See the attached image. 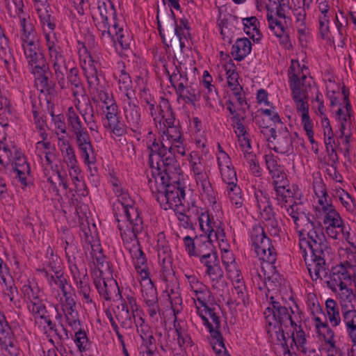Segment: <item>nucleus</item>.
I'll return each mask as SVG.
<instances>
[{"label": "nucleus", "mask_w": 356, "mask_h": 356, "mask_svg": "<svg viewBox=\"0 0 356 356\" xmlns=\"http://www.w3.org/2000/svg\"><path fill=\"white\" fill-rule=\"evenodd\" d=\"M113 191L118 197L114 204L115 215L118 222L120 235L124 243H133L129 248L134 268L141 278H147L150 271L145 253L138 244V235L143 230V221L135 202L117 180L112 181Z\"/></svg>", "instance_id": "obj_1"}, {"label": "nucleus", "mask_w": 356, "mask_h": 356, "mask_svg": "<svg viewBox=\"0 0 356 356\" xmlns=\"http://www.w3.org/2000/svg\"><path fill=\"white\" fill-rule=\"evenodd\" d=\"M156 128L162 133L159 140H156L152 132L147 138V147L150 152H164L163 156L168 161H172V152L185 155L186 149L183 145L179 127L175 124L173 113H152Z\"/></svg>", "instance_id": "obj_2"}, {"label": "nucleus", "mask_w": 356, "mask_h": 356, "mask_svg": "<svg viewBox=\"0 0 356 356\" xmlns=\"http://www.w3.org/2000/svg\"><path fill=\"white\" fill-rule=\"evenodd\" d=\"M54 275L45 270L40 273L47 279L51 287V296L56 300L55 309L58 316H63L66 323L72 329H77L79 325V313L76 309L74 294L67 290V280L61 272L60 266L55 264L50 266Z\"/></svg>", "instance_id": "obj_3"}, {"label": "nucleus", "mask_w": 356, "mask_h": 356, "mask_svg": "<svg viewBox=\"0 0 356 356\" xmlns=\"http://www.w3.org/2000/svg\"><path fill=\"white\" fill-rule=\"evenodd\" d=\"M164 152H150L149 162L152 168V177L149 178L148 184L154 197L171 186L172 180L177 179L181 169L175 159V154L172 152V161H168Z\"/></svg>", "instance_id": "obj_4"}, {"label": "nucleus", "mask_w": 356, "mask_h": 356, "mask_svg": "<svg viewBox=\"0 0 356 356\" xmlns=\"http://www.w3.org/2000/svg\"><path fill=\"white\" fill-rule=\"evenodd\" d=\"M114 313L122 328L131 329L135 325L138 333L143 339H152L149 327L143 318V312L139 309L136 300L134 297L127 296L123 298Z\"/></svg>", "instance_id": "obj_5"}, {"label": "nucleus", "mask_w": 356, "mask_h": 356, "mask_svg": "<svg viewBox=\"0 0 356 356\" xmlns=\"http://www.w3.org/2000/svg\"><path fill=\"white\" fill-rule=\"evenodd\" d=\"M309 70L298 60H291L289 70L290 87L298 111H308L309 106L305 99L309 90H312V77H307Z\"/></svg>", "instance_id": "obj_6"}, {"label": "nucleus", "mask_w": 356, "mask_h": 356, "mask_svg": "<svg viewBox=\"0 0 356 356\" xmlns=\"http://www.w3.org/2000/svg\"><path fill=\"white\" fill-rule=\"evenodd\" d=\"M21 45L30 71L35 76L36 86L41 91H48L51 88L47 75L49 67L38 40L26 42Z\"/></svg>", "instance_id": "obj_7"}, {"label": "nucleus", "mask_w": 356, "mask_h": 356, "mask_svg": "<svg viewBox=\"0 0 356 356\" xmlns=\"http://www.w3.org/2000/svg\"><path fill=\"white\" fill-rule=\"evenodd\" d=\"M188 162L191 176L202 198L210 204H216V193L210 182L206 169L207 163L202 156L198 152L193 151L189 154Z\"/></svg>", "instance_id": "obj_8"}, {"label": "nucleus", "mask_w": 356, "mask_h": 356, "mask_svg": "<svg viewBox=\"0 0 356 356\" xmlns=\"http://www.w3.org/2000/svg\"><path fill=\"white\" fill-rule=\"evenodd\" d=\"M48 49L49 63L54 70L55 77L61 88L68 86L65 82V75L67 72V65L64 55L63 44L57 38L54 31L44 33Z\"/></svg>", "instance_id": "obj_9"}, {"label": "nucleus", "mask_w": 356, "mask_h": 356, "mask_svg": "<svg viewBox=\"0 0 356 356\" xmlns=\"http://www.w3.org/2000/svg\"><path fill=\"white\" fill-rule=\"evenodd\" d=\"M264 316L268 326L273 325L288 327L298 326L301 323V313L297 306L289 309L282 307L278 302L272 301L271 306L264 311Z\"/></svg>", "instance_id": "obj_10"}, {"label": "nucleus", "mask_w": 356, "mask_h": 356, "mask_svg": "<svg viewBox=\"0 0 356 356\" xmlns=\"http://www.w3.org/2000/svg\"><path fill=\"white\" fill-rule=\"evenodd\" d=\"M250 238L257 257L266 262L267 268L273 270V264L276 261V253L263 227L259 225H254L251 230Z\"/></svg>", "instance_id": "obj_11"}, {"label": "nucleus", "mask_w": 356, "mask_h": 356, "mask_svg": "<svg viewBox=\"0 0 356 356\" xmlns=\"http://www.w3.org/2000/svg\"><path fill=\"white\" fill-rule=\"evenodd\" d=\"M255 207L257 209L260 218L265 221L266 226L271 235L277 236L280 232V227L275 218L270 198L266 192L255 189L254 192Z\"/></svg>", "instance_id": "obj_12"}, {"label": "nucleus", "mask_w": 356, "mask_h": 356, "mask_svg": "<svg viewBox=\"0 0 356 356\" xmlns=\"http://www.w3.org/2000/svg\"><path fill=\"white\" fill-rule=\"evenodd\" d=\"M93 19L95 26L100 33L99 37L104 43L114 42L116 41L122 49H127L129 47V38L124 35V30L117 23L113 25V30L110 29L108 20L99 19L97 14H93Z\"/></svg>", "instance_id": "obj_13"}, {"label": "nucleus", "mask_w": 356, "mask_h": 356, "mask_svg": "<svg viewBox=\"0 0 356 356\" xmlns=\"http://www.w3.org/2000/svg\"><path fill=\"white\" fill-rule=\"evenodd\" d=\"M277 205L293 220L297 229L300 227L304 220V212L302 209V204L296 201L295 193L290 191L278 197H275ZM300 236L305 235V230H298Z\"/></svg>", "instance_id": "obj_14"}, {"label": "nucleus", "mask_w": 356, "mask_h": 356, "mask_svg": "<svg viewBox=\"0 0 356 356\" xmlns=\"http://www.w3.org/2000/svg\"><path fill=\"white\" fill-rule=\"evenodd\" d=\"M308 228L309 230L306 233L308 240L300 241V248H303L305 245L308 247L311 254H330V248L328 246L323 227L321 225L315 226L313 222H311Z\"/></svg>", "instance_id": "obj_15"}, {"label": "nucleus", "mask_w": 356, "mask_h": 356, "mask_svg": "<svg viewBox=\"0 0 356 356\" xmlns=\"http://www.w3.org/2000/svg\"><path fill=\"white\" fill-rule=\"evenodd\" d=\"M197 314L201 318L203 324L207 327L208 330L211 334L210 343L213 348L219 344L223 346V339L220 332L217 330L219 325L220 321L218 316L210 309L207 302L203 306H199L196 307Z\"/></svg>", "instance_id": "obj_16"}, {"label": "nucleus", "mask_w": 356, "mask_h": 356, "mask_svg": "<svg viewBox=\"0 0 356 356\" xmlns=\"http://www.w3.org/2000/svg\"><path fill=\"white\" fill-rule=\"evenodd\" d=\"M79 70L76 67H72L67 74L68 86L63 89L70 88L74 97V105L78 111H86L88 110V98L84 95V90L81 79L79 77Z\"/></svg>", "instance_id": "obj_17"}, {"label": "nucleus", "mask_w": 356, "mask_h": 356, "mask_svg": "<svg viewBox=\"0 0 356 356\" xmlns=\"http://www.w3.org/2000/svg\"><path fill=\"white\" fill-rule=\"evenodd\" d=\"M140 280L142 296L147 307V312L151 318L157 321L160 309L158 304L156 289L154 287L149 276L147 278H141Z\"/></svg>", "instance_id": "obj_18"}, {"label": "nucleus", "mask_w": 356, "mask_h": 356, "mask_svg": "<svg viewBox=\"0 0 356 356\" xmlns=\"http://www.w3.org/2000/svg\"><path fill=\"white\" fill-rule=\"evenodd\" d=\"M186 286L189 296L195 307L203 306L207 302L209 290L207 286L193 273H185Z\"/></svg>", "instance_id": "obj_19"}, {"label": "nucleus", "mask_w": 356, "mask_h": 356, "mask_svg": "<svg viewBox=\"0 0 356 356\" xmlns=\"http://www.w3.org/2000/svg\"><path fill=\"white\" fill-rule=\"evenodd\" d=\"M83 70L91 95L96 97L106 91L107 82L104 76L97 71L93 63H89L87 66L83 67Z\"/></svg>", "instance_id": "obj_20"}, {"label": "nucleus", "mask_w": 356, "mask_h": 356, "mask_svg": "<svg viewBox=\"0 0 356 356\" xmlns=\"http://www.w3.org/2000/svg\"><path fill=\"white\" fill-rule=\"evenodd\" d=\"M222 181L227 184V192L231 204L235 208H241L243 204V197L240 186L237 184L238 179L236 172H231L230 173L221 175Z\"/></svg>", "instance_id": "obj_21"}, {"label": "nucleus", "mask_w": 356, "mask_h": 356, "mask_svg": "<svg viewBox=\"0 0 356 356\" xmlns=\"http://www.w3.org/2000/svg\"><path fill=\"white\" fill-rule=\"evenodd\" d=\"M182 193L175 185L168 186L167 190L155 197L161 208L164 210H175L181 205Z\"/></svg>", "instance_id": "obj_22"}, {"label": "nucleus", "mask_w": 356, "mask_h": 356, "mask_svg": "<svg viewBox=\"0 0 356 356\" xmlns=\"http://www.w3.org/2000/svg\"><path fill=\"white\" fill-rule=\"evenodd\" d=\"M268 26L270 30L279 39L280 43L286 47L291 46L288 33L287 20L278 19L273 15V11L268 13L266 15Z\"/></svg>", "instance_id": "obj_23"}, {"label": "nucleus", "mask_w": 356, "mask_h": 356, "mask_svg": "<svg viewBox=\"0 0 356 356\" xmlns=\"http://www.w3.org/2000/svg\"><path fill=\"white\" fill-rule=\"evenodd\" d=\"M74 134L84 163L88 165L94 164L96 161V157L87 131L82 129L75 132Z\"/></svg>", "instance_id": "obj_24"}, {"label": "nucleus", "mask_w": 356, "mask_h": 356, "mask_svg": "<svg viewBox=\"0 0 356 356\" xmlns=\"http://www.w3.org/2000/svg\"><path fill=\"white\" fill-rule=\"evenodd\" d=\"M232 126L238 138V145L243 152V158L245 157L246 154H254L252 151L249 135L238 114L232 118Z\"/></svg>", "instance_id": "obj_25"}, {"label": "nucleus", "mask_w": 356, "mask_h": 356, "mask_svg": "<svg viewBox=\"0 0 356 356\" xmlns=\"http://www.w3.org/2000/svg\"><path fill=\"white\" fill-rule=\"evenodd\" d=\"M327 284L333 292H337L338 288L351 286V275L344 265L338 266L332 270Z\"/></svg>", "instance_id": "obj_26"}, {"label": "nucleus", "mask_w": 356, "mask_h": 356, "mask_svg": "<svg viewBox=\"0 0 356 356\" xmlns=\"http://www.w3.org/2000/svg\"><path fill=\"white\" fill-rule=\"evenodd\" d=\"M34 8L38 15L40 23L42 26L43 33L44 31L50 32L54 31L56 24L54 19L50 15L48 8L49 5L47 0H33Z\"/></svg>", "instance_id": "obj_27"}, {"label": "nucleus", "mask_w": 356, "mask_h": 356, "mask_svg": "<svg viewBox=\"0 0 356 356\" xmlns=\"http://www.w3.org/2000/svg\"><path fill=\"white\" fill-rule=\"evenodd\" d=\"M296 138V133L291 134L287 130L279 131L277 138L271 147L280 154H292Z\"/></svg>", "instance_id": "obj_28"}, {"label": "nucleus", "mask_w": 356, "mask_h": 356, "mask_svg": "<svg viewBox=\"0 0 356 356\" xmlns=\"http://www.w3.org/2000/svg\"><path fill=\"white\" fill-rule=\"evenodd\" d=\"M330 254H311V261L307 264V269L313 280L322 279L326 275L325 260Z\"/></svg>", "instance_id": "obj_29"}, {"label": "nucleus", "mask_w": 356, "mask_h": 356, "mask_svg": "<svg viewBox=\"0 0 356 356\" xmlns=\"http://www.w3.org/2000/svg\"><path fill=\"white\" fill-rule=\"evenodd\" d=\"M273 179L275 197H278L286 193L292 191L288 186V180L283 167L280 166L269 172Z\"/></svg>", "instance_id": "obj_30"}, {"label": "nucleus", "mask_w": 356, "mask_h": 356, "mask_svg": "<svg viewBox=\"0 0 356 356\" xmlns=\"http://www.w3.org/2000/svg\"><path fill=\"white\" fill-rule=\"evenodd\" d=\"M67 246H68V243H66L65 250L67 257L70 273L72 275V277L76 287L78 288L81 286L89 283V278L87 274V270L83 268H79L75 261V257L68 255Z\"/></svg>", "instance_id": "obj_31"}, {"label": "nucleus", "mask_w": 356, "mask_h": 356, "mask_svg": "<svg viewBox=\"0 0 356 356\" xmlns=\"http://www.w3.org/2000/svg\"><path fill=\"white\" fill-rule=\"evenodd\" d=\"M17 17L19 19V40L21 44L36 40L35 28L31 21L29 15L24 13Z\"/></svg>", "instance_id": "obj_32"}, {"label": "nucleus", "mask_w": 356, "mask_h": 356, "mask_svg": "<svg viewBox=\"0 0 356 356\" xmlns=\"http://www.w3.org/2000/svg\"><path fill=\"white\" fill-rule=\"evenodd\" d=\"M15 156H12V163L15 171L17 172V177L20 182L26 186V175L29 173L30 168L26 162V158L23 153L14 149Z\"/></svg>", "instance_id": "obj_33"}, {"label": "nucleus", "mask_w": 356, "mask_h": 356, "mask_svg": "<svg viewBox=\"0 0 356 356\" xmlns=\"http://www.w3.org/2000/svg\"><path fill=\"white\" fill-rule=\"evenodd\" d=\"M210 241L216 242L220 250L227 248V239L225 232V225L222 222L216 220L211 230L204 232Z\"/></svg>", "instance_id": "obj_34"}, {"label": "nucleus", "mask_w": 356, "mask_h": 356, "mask_svg": "<svg viewBox=\"0 0 356 356\" xmlns=\"http://www.w3.org/2000/svg\"><path fill=\"white\" fill-rule=\"evenodd\" d=\"M0 346L5 353L10 356H17L19 353V349L9 326L4 327V330L0 332Z\"/></svg>", "instance_id": "obj_35"}, {"label": "nucleus", "mask_w": 356, "mask_h": 356, "mask_svg": "<svg viewBox=\"0 0 356 356\" xmlns=\"http://www.w3.org/2000/svg\"><path fill=\"white\" fill-rule=\"evenodd\" d=\"M95 284L100 296L106 300H111L113 295L118 291V284L112 278H99L95 280Z\"/></svg>", "instance_id": "obj_36"}, {"label": "nucleus", "mask_w": 356, "mask_h": 356, "mask_svg": "<svg viewBox=\"0 0 356 356\" xmlns=\"http://www.w3.org/2000/svg\"><path fill=\"white\" fill-rule=\"evenodd\" d=\"M58 147L67 166L77 164L74 149L65 136H58Z\"/></svg>", "instance_id": "obj_37"}, {"label": "nucleus", "mask_w": 356, "mask_h": 356, "mask_svg": "<svg viewBox=\"0 0 356 356\" xmlns=\"http://www.w3.org/2000/svg\"><path fill=\"white\" fill-rule=\"evenodd\" d=\"M233 285V293L236 294L238 301L245 302L247 297V289L241 270L227 275Z\"/></svg>", "instance_id": "obj_38"}, {"label": "nucleus", "mask_w": 356, "mask_h": 356, "mask_svg": "<svg viewBox=\"0 0 356 356\" xmlns=\"http://www.w3.org/2000/svg\"><path fill=\"white\" fill-rule=\"evenodd\" d=\"M217 150L216 160L220 176L231 172H235L236 170L229 156L224 151L220 144L217 145Z\"/></svg>", "instance_id": "obj_39"}, {"label": "nucleus", "mask_w": 356, "mask_h": 356, "mask_svg": "<svg viewBox=\"0 0 356 356\" xmlns=\"http://www.w3.org/2000/svg\"><path fill=\"white\" fill-rule=\"evenodd\" d=\"M342 318L347 334L355 344L356 343V309L342 310Z\"/></svg>", "instance_id": "obj_40"}, {"label": "nucleus", "mask_w": 356, "mask_h": 356, "mask_svg": "<svg viewBox=\"0 0 356 356\" xmlns=\"http://www.w3.org/2000/svg\"><path fill=\"white\" fill-rule=\"evenodd\" d=\"M252 50V44L246 38H238L232 47V55L236 60L244 59Z\"/></svg>", "instance_id": "obj_41"}, {"label": "nucleus", "mask_w": 356, "mask_h": 356, "mask_svg": "<svg viewBox=\"0 0 356 356\" xmlns=\"http://www.w3.org/2000/svg\"><path fill=\"white\" fill-rule=\"evenodd\" d=\"M170 81L179 95L185 94L186 88H191V83L185 72L179 70L174 72L170 76Z\"/></svg>", "instance_id": "obj_42"}, {"label": "nucleus", "mask_w": 356, "mask_h": 356, "mask_svg": "<svg viewBox=\"0 0 356 356\" xmlns=\"http://www.w3.org/2000/svg\"><path fill=\"white\" fill-rule=\"evenodd\" d=\"M269 4L266 5V8L268 11H269L271 8L273 9V6L275 5L276 10V15L280 19H283V20L290 19V10L291 6L289 0H268ZM258 2L259 0H257Z\"/></svg>", "instance_id": "obj_43"}, {"label": "nucleus", "mask_w": 356, "mask_h": 356, "mask_svg": "<svg viewBox=\"0 0 356 356\" xmlns=\"http://www.w3.org/2000/svg\"><path fill=\"white\" fill-rule=\"evenodd\" d=\"M325 310L328 321L332 327H337L341 323L339 308L337 302L328 298L325 301Z\"/></svg>", "instance_id": "obj_44"}, {"label": "nucleus", "mask_w": 356, "mask_h": 356, "mask_svg": "<svg viewBox=\"0 0 356 356\" xmlns=\"http://www.w3.org/2000/svg\"><path fill=\"white\" fill-rule=\"evenodd\" d=\"M312 0H292L294 6L293 14L296 17V22L298 26L303 27L305 24L306 11L305 8H309Z\"/></svg>", "instance_id": "obj_45"}, {"label": "nucleus", "mask_w": 356, "mask_h": 356, "mask_svg": "<svg viewBox=\"0 0 356 356\" xmlns=\"http://www.w3.org/2000/svg\"><path fill=\"white\" fill-rule=\"evenodd\" d=\"M213 243V241H210L206 235H200V236L196 237V249L195 256L201 257L214 252Z\"/></svg>", "instance_id": "obj_46"}, {"label": "nucleus", "mask_w": 356, "mask_h": 356, "mask_svg": "<svg viewBox=\"0 0 356 356\" xmlns=\"http://www.w3.org/2000/svg\"><path fill=\"white\" fill-rule=\"evenodd\" d=\"M244 26L243 30L247 35L254 40H259L261 33L259 29V22L256 17H250L242 19Z\"/></svg>", "instance_id": "obj_47"}, {"label": "nucleus", "mask_w": 356, "mask_h": 356, "mask_svg": "<svg viewBox=\"0 0 356 356\" xmlns=\"http://www.w3.org/2000/svg\"><path fill=\"white\" fill-rule=\"evenodd\" d=\"M104 125L108 127L114 134L121 136L124 133V124L119 120L118 113H107Z\"/></svg>", "instance_id": "obj_48"}, {"label": "nucleus", "mask_w": 356, "mask_h": 356, "mask_svg": "<svg viewBox=\"0 0 356 356\" xmlns=\"http://www.w3.org/2000/svg\"><path fill=\"white\" fill-rule=\"evenodd\" d=\"M229 244L227 243V248H225V250H220L222 261L227 275L241 270L235 261L234 254L229 250Z\"/></svg>", "instance_id": "obj_49"}, {"label": "nucleus", "mask_w": 356, "mask_h": 356, "mask_svg": "<svg viewBox=\"0 0 356 356\" xmlns=\"http://www.w3.org/2000/svg\"><path fill=\"white\" fill-rule=\"evenodd\" d=\"M97 99V106L102 110L115 111L118 109V106L112 95H110L107 91L94 97Z\"/></svg>", "instance_id": "obj_50"}, {"label": "nucleus", "mask_w": 356, "mask_h": 356, "mask_svg": "<svg viewBox=\"0 0 356 356\" xmlns=\"http://www.w3.org/2000/svg\"><path fill=\"white\" fill-rule=\"evenodd\" d=\"M97 5V11L94 14H97L99 19L108 20L109 17L115 18V10L111 1H99Z\"/></svg>", "instance_id": "obj_51"}, {"label": "nucleus", "mask_w": 356, "mask_h": 356, "mask_svg": "<svg viewBox=\"0 0 356 356\" xmlns=\"http://www.w3.org/2000/svg\"><path fill=\"white\" fill-rule=\"evenodd\" d=\"M197 220L199 226L203 232L211 230L213 226L214 222L220 220L217 217L213 216L209 213L208 211L201 209L197 212Z\"/></svg>", "instance_id": "obj_52"}, {"label": "nucleus", "mask_w": 356, "mask_h": 356, "mask_svg": "<svg viewBox=\"0 0 356 356\" xmlns=\"http://www.w3.org/2000/svg\"><path fill=\"white\" fill-rule=\"evenodd\" d=\"M293 328L292 333V341L297 347V349L305 353L307 352V338L305 332L300 327V324L298 326H291Z\"/></svg>", "instance_id": "obj_53"}, {"label": "nucleus", "mask_w": 356, "mask_h": 356, "mask_svg": "<svg viewBox=\"0 0 356 356\" xmlns=\"http://www.w3.org/2000/svg\"><path fill=\"white\" fill-rule=\"evenodd\" d=\"M337 297L339 300L342 310L348 308V305L354 300L355 296L350 286H345L337 289Z\"/></svg>", "instance_id": "obj_54"}, {"label": "nucleus", "mask_w": 356, "mask_h": 356, "mask_svg": "<svg viewBox=\"0 0 356 356\" xmlns=\"http://www.w3.org/2000/svg\"><path fill=\"white\" fill-rule=\"evenodd\" d=\"M22 292L26 299L27 303L32 302L40 299V291L37 284L34 282H28L22 287Z\"/></svg>", "instance_id": "obj_55"}, {"label": "nucleus", "mask_w": 356, "mask_h": 356, "mask_svg": "<svg viewBox=\"0 0 356 356\" xmlns=\"http://www.w3.org/2000/svg\"><path fill=\"white\" fill-rule=\"evenodd\" d=\"M118 84H119L120 89L125 92L126 97H127V100L128 102L129 106V108L125 106L124 110L125 111H127V110L133 111L134 108H132L130 104V102H129L130 97H129V91L131 88L132 82H131L130 76L124 70H122L121 71L120 74L119 75Z\"/></svg>", "instance_id": "obj_56"}, {"label": "nucleus", "mask_w": 356, "mask_h": 356, "mask_svg": "<svg viewBox=\"0 0 356 356\" xmlns=\"http://www.w3.org/2000/svg\"><path fill=\"white\" fill-rule=\"evenodd\" d=\"M267 332L273 339L275 338L283 349L289 348L284 330L281 325H273L271 327L268 326Z\"/></svg>", "instance_id": "obj_57"}, {"label": "nucleus", "mask_w": 356, "mask_h": 356, "mask_svg": "<svg viewBox=\"0 0 356 356\" xmlns=\"http://www.w3.org/2000/svg\"><path fill=\"white\" fill-rule=\"evenodd\" d=\"M351 117L350 113H334V118L339 124V133H341V134L345 132H350Z\"/></svg>", "instance_id": "obj_58"}, {"label": "nucleus", "mask_w": 356, "mask_h": 356, "mask_svg": "<svg viewBox=\"0 0 356 356\" xmlns=\"http://www.w3.org/2000/svg\"><path fill=\"white\" fill-rule=\"evenodd\" d=\"M348 92L343 88L341 94V97H333L330 99L331 106L339 105L337 111L339 112L343 111V108H346L347 111H350L351 110V105L348 99Z\"/></svg>", "instance_id": "obj_59"}, {"label": "nucleus", "mask_w": 356, "mask_h": 356, "mask_svg": "<svg viewBox=\"0 0 356 356\" xmlns=\"http://www.w3.org/2000/svg\"><path fill=\"white\" fill-rule=\"evenodd\" d=\"M257 104L261 106L260 111H272L275 106L269 100L267 92L264 89H259L257 93Z\"/></svg>", "instance_id": "obj_60"}, {"label": "nucleus", "mask_w": 356, "mask_h": 356, "mask_svg": "<svg viewBox=\"0 0 356 356\" xmlns=\"http://www.w3.org/2000/svg\"><path fill=\"white\" fill-rule=\"evenodd\" d=\"M6 8L11 17H16L24 14L22 0H5Z\"/></svg>", "instance_id": "obj_61"}, {"label": "nucleus", "mask_w": 356, "mask_h": 356, "mask_svg": "<svg viewBox=\"0 0 356 356\" xmlns=\"http://www.w3.org/2000/svg\"><path fill=\"white\" fill-rule=\"evenodd\" d=\"M1 288L5 300H8L11 307H17L18 303L17 300L15 299L17 294V288L13 286V283Z\"/></svg>", "instance_id": "obj_62"}, {"label": "nucleus", "mask_w": 356, "mask_h": 356, "mask_svg": "<svg viewBox=\"0 0 356 356\" xmlns=\"http://www.w3.org/2000/svg\"><path fill=\"white\" fill-rule=\"evenodd\" d=\"M205 273L209 277L213 287H216V284L222 277V270L219 263L213 266H210L209 268L206 269Z\"/></svg>", "instance_id": "obj_63"}, {"label": "nucleus", "mask_w": 356, "mask_h": 356, "mask_svg": "<svg viewBox=\"0 0 356 356\" xmlns=\"http://www.w3.org/2000/svg\"><path fill=\"white\" fill-rule=\"evenodd\" d=\"M27 307L35 319L38 317H44V315L47 314L46 307L40 299L32 302H28Z\"/></svg>", "instance_id": "obj_64"}]
</instances>
